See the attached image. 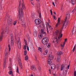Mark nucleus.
Segmentation results:
<instances>
[{"mask_svg":"<svg viewBox=\"0 0 76 76\" xmlns=\"http://www.w3.org/2000/svg\"><path fill=\"white\" fill-rule=\"evenodd\" d=\"M18 17L19 18V20L22 21L21 23L23 26H24L25 28H26V23L25 21V19L24 18V17H23V12L19 13L18 15Z\"/></svg>","mask_w":76,"mask_h":76,"instance_id":"nucleus-1","label":"nucleus"},{"mask_svg":"<svg viewBox=\"0 0 76 76\" xmlns=\"http://www.w3.org/2000/svg\"><path fill=\"white\" fill-rule=\"evenodd\" d=\"M66 23V24H67V23H65V22H63V25L62 26V27L61 28V30L60 32L59 31V30H56V31L55 32V34L56 35V36H58V35H59V37H58V39L59 40L60 39V38H61V37H62V36H63V34L62 33V29H63V28H64V25Z\"/></svg>","mask_w":76,"mask_h":76,"instance_id":"nucleus-2","label":"nucleus"},{"mask_svg":"<svg viewBox=\"0 0 76 76\" xmlns=\"http://www.w3.org/2000/svg\"><path fill=\"white\" fill-rule=\"evenodd\" d=\"M21 1H20L19 6L18 7V8L19 9V13H23V9H25L26 8H25V4H23V3H22V5H20Z\"/></svg>","mask_w":76,"mask_h":76,"instance_id":"nucleus-3","label":"nucleus"},{"mask_svg":"<svg viewBox=\"0 0 76 76\" xmlns=\"http://www.w3.org/2000/svg\"><path fill=\"white\" fill-rule=\"evenodd\" d=\"M42 42L44 45L46 44V45H47L48 47L49 48V47L50 46V43H49L47 44L48 42V37H44V38L42 39Z\"/></svg>","mask_w":76,"mask_h":76,"instance_id":"nucleus-4","label":"nucleus"},{"mask_svg":"<svg viewBox=\"0 0 76 76\" xmlns=\"http://www.w3.org/2000/svg\"><path fill=\"white\" fill-rule=\"evenodd\" d=\"M54 58V57L51 54H50L49 55V59L48 60V65H50L52 63L51 62V60H53Z\"/></svg>","mask_w":76,"mask_h":76,"instance_id":"nucleus-5","label":"nucleus"},{"mask_svg":"<svg viewBox=\"0 0 76 76\" xmlns=\"http://www.w3.org/2000/svg\"><path fill=\"white\" fill-rule=\"evenodd\" d=\"M40 31L42 34H40L39 36H38V37H40V38H42V37H43V35H45V34H46V32H45V31H44V30L43 29H42Z\"/></svg>","mask_w":76,"mask_h":76,"instance_id":"nucleus-6","label":"nucleus"},{"mask_svg":"<svg viewBox=\"0 0 76 76\" xmlns=\"http://www.w3.org/2000/svg\"><path fill=\"white\" fill-rule=\"evenodd\" d=\"M7 56H8V53L6 52V53H5V58L4 59V62L3 64V67L4 68L6 67V59L7 58Z\"/></svg>","mask_w":76,"mask_h":76,"instance_id":"nucleus-7","label":"nucleus"},{"mask_svg":"<svg viewBox=\"0 0 76 76\" xmlns=\"http://www.w3.org/2000/svg\"><path fill=\"white\" fill-rule=\"evenodd\" d=\"M8 23L9 26H12L13 24L12 22V20L11 18H8Z\"/></svg>","mask_w":76,"mask_h":76,"instance_id":"nucleus-8","label":"nucleus"},{"mask_svg":"<svg viewBox=\"0 0 76 76\" xmlns=\"http://www.w3.org/2000/svg\"><path fill=\"white\" fill-rule=\"evenodd\" d=\"M4 31H5L4 30H2V31L1 33V35L0 36V41H1L2 39H3V34H4Z\"/></svg>","mask_w":76,"mask_h":76,"instance_id":"nucleus-9","label":"nucleus"},{"mask_svg":"<svg viewBox=\"0 0 76 76\" xmlns=\"http://www.w3.org/2000/svg\"><path fill=\"white\" fill-rule=\"evenodd\" d=\"M11 41L12 45H13L14 44V42H13V36L11 34Z\"/></svg>","mask_w":76,"mask_h":76,"instance_id":"nucleus-10","label":"nucleus"},{"mask_svg":"<svg viewBox=\"0 0 76 76\" xmlns=\"http://www.w3.org/2000/svg\"><path fill=\"white\" fill-rule=\"evenodd\" d=\"M67 67L64 69V72L63 74L64 76H66V75L67 74Z\"/></svg>","mask_w":76,"mask_h":76,"instance_id":"nucleus-11","label":"nucleus"},{"mask_svg":"<svg viewBox=\"0 0 76 76\" xmlns=\"http://www.w3.org/2000/svg\"><path fill=\"white\" fill-rule=\"evenodd\" d=\"M18 46L19 49L21 48V44L20 43V38H18Z\"/></svg>","mask_w":76,"mask_h":76,"instance_id":"nucleus-12","label":"nucleus"},{"mask_svg":"<svg viewBox=\"0 0 76 76\" xmlns=\"http://www.w3.org/2000/svg\"><path fill=\"white\" fill-rule=\"evenodd\" d=\"M41 23V20L38 19H36L35 20V23L36 25H39Z\"/></svg>","mask_w":76,"mask_h":76,"instance_id":"nucleus-13","label":"nucleus"},{"mask_svg":"<svg viewBox=\"0 0 76 76\" xmlns=\"http://www.w3.org/2000/svg\"><path fill=\"white\" fill-rule=\"evenodd\" d=\"M51 68L52 70H54L56 69V65L55 64H52L51 65Z\"/></svg>","mask_w":76,"mask_h":76,"instance_id":"nucleus-14","label":"nucleus"},{"mask_svg":"<svg viewBox=\"0 0 76 76\" xmlns=\"http://www.w3.org/2000/svg\"><path fill=\"white\" fill-rule=\"evenodd\" d=\"M60 58H61V57H60V56H58L56 60L57 62H59V63H60Z\"/></svg>","mask_w":76,"mask_h":76,"instance_id":"nucleus-15","label":"nucleus"},{"mask_svg":"<svg viewBox=\"0 0 76 76\" xmlns=\"http://www.w3.org/2000/svg\"><path fill=\"white\" fill-rule=\"evenodd\" d=\"M60 18H58V22L56 24V27H57L58 26V25H60Z\"/></svg>","mask_w":76,"mask_h":76,"instance_id":"nucleus-16","label":"nucleus"},{"mask_svg":"<svg viewBox=\"0 0 76 76\" xmlns=\"http://www.w3.org/2000/svg\"><path fill=\"white\" fill-rule=\"evenodd\" d=\"M67 39H65V41L64 42V43L63 45H61V47H63L64 48V45H65V42L67 41Z\"/></svg>","mask_w":76,"mask_h":76,"instance_id":"nucleus-17","label":"nucleus"},{"mask_svg":"<svg viewBox=\"0 0 76 76\" xmlns=\"http://www.w3.org/2000/svg\"><path fill=\"white\" fill-rule=\"evenodd\" d=\"M69 18H70V15H69V14H68V15H66L65 21H64V22H65V23H66L67 19H69Z\"/></svg>","mask_w":76,"mask_h":76,"instance_id":"nucleus-18","label":"nucleus"},{"mask_svg":"<svg viewBox=\"0 0 76 76\" xmlns=\"http://www.w3.org/2000/svg\"><path fill=\"white\" fill-rule=\"evenodd\" d=\"M31 70H34V71H35V70H36V68L34 67V66L33 65L31 67Z\"/></svg>","mask_w":76,"mask_h":76,"instance_id":"nucleus-19","label":"nucleus"},{"mask_svg":"<svg viewBox=\"0 0 76 76\" xmlns=\"http://www.w3.org/2000/svg\"><path fill=\"white\" fill-rule=\"evenodd\" d=\"M57 54L59 56H60V55H62L63 54V52L60 51L58 52Z\"/></svg>","mask_w":76,"mask_h":76,"instance_id":"nucleus-20","label":"nucleus"},{"mask_svg":"<svg viewBox=\"0 0 76 76\" xmlns=\"http://www.w3.org/2000/svg\"><path fill=\"white\" fill-rule=\"evenodd\" d=\"M64 65H62V66H61V70L62 71L63 69H65V68H66V67H66L65 66H64Z\"/></svg>","mask_w":76,"mask_h":76,"instance_id":"nucleus-21","label":"nucleus"},{"mask_svg":"<svg viewBox=\"0 0 76 76\" xmlns=\"http://www.w3.org/2000/svg\"><path fill=\"white\" fill-rule=\"evenodd\" d=\"M38 13L39 15V17L40 19H41V18H42V17L41 16V12L40 11L38 10Z\"/></svg>","mask_w":76,"mask_h":76,"instance_id":"nucleus-22","label":"nucleus"},{"mask_svg":"<svg viewBox=\"0 0 76 76\" xmlns=\"http://www.w3.org/2000/svg\"><path fill=\"white\" fill-rule=\"evenodd\" d=\"M71 3L72 4H75L76 3V0H71Z\"/></svg>","mask_w":76,"mask_h":76,"instance_id":"nucleus-23","label":"nucleus"},{"mask_svg":"<svg viewBox=\"0 0 76 76\" xmlns=\"http://www.w3.org/2000/svg\"><path fill=\"white\" fill-rule=\"evenodd\" d=\"M33 34L34 37H36L37 34V31H34Z\"/></svg>","mask_w":76,"mask_h":76,"instance_id":"nucleus-24","label":"nucleus"},{"mask_svg":"<svg viewBox=\"0 0 76 76\" xmlns=\"http://www.w3.org/2000/svg\"><path fill=\"white\" fill-rule=\"evenodd\" d=\"M19 66L20 69H23V66H22V63L20 62H19Z\"/></svg>","mask_w":76,"mask_h":76,"instance_id":"nucleus-25","label":"nucleus"},{"mask_svg":"<svg viewBox=\"0 0 76 76\" xmlns=\"http://www.w3.org/2000/svg\"><path fill=\"white\" fill-rule=\"evenodd\" d=\"M47 53H48V50H46L43 53V54L44 55H47Z\"/></svg>","mask_w":76,"mask_h":76,"instance_id":"nucleus-26","label":"nucleus"},{"mask_svg":"<svg viewBox=\"0 0 76 76\" xmlns=\"http://www.w3.org/2000/svg\"><path fill=\"white\" fill-rule=\"evenodd\" d=\"M73 29L72 31V34H74V35L76 34V31H75Z\"/></svg>","mask_w":76,"mask_h":76,"instance_id":"nucleus-27","label":"nucleus"},{"mask_svg":"<svg viewBox=\"0 0 76 76\" xmlns=\"http://www.w3.org/2000/svg\"><path fill=\"white\" fill-rule=\"evenodd\" d=\"M28 59H29V58L28 57V55H27L25 57V60H28Z\"/></svg>","mask_w":76,"mask_h":76,"instance_id":"nucleus-28","label":"nucleus"},{"mask_svg":"<svg viewBox=\"0 0 76 76\" xmlns=\"http://www.w3.org/2000/svg\"><path fill=\"white\" fill-rule=\"evenodd\" d=\"M48 26L49 29H52V30H53V28H51V26H50V24H49V23H48Z\"/></svg>","mask_w":76,"mask_h":76,"instance_id":"nucleus-29","label":"nucleus"},{"mask_svg":"<svg viewBox=\"0 0 76 76\" xmlns=\"http://www.w3.org/2000/svg\"><path fill=\"white\" fill-rule=\"evenodd\" d=\"M18 22V20H16L13 23V24L14 25H16V23H17V22Z\"/></svg>","mask_w":76,"mask_h":76,"instance_id":"nucleus-30","label":"nucleus"},{"mask_svg":"<svg viewBox=\"0 0 76 76\" xmlns=\"http://www.w3.org/2000/svg\"><path fill=\"white\" fill-rule=\"evenodd\" d=\"M24 56H26V54H27V51H26V50H25L24 51Z\"/></svg>","mask_w":76,"mask_h":76,"instance_id":"nucleus-31","label":"nucleus"},{"mask_svg":"<svg viewBox=\"0 0 76 76\" xmlns=\"http://www.w3.org/2000/svg\"><path fill=\"white\" fill-rule=\"evenodd\" d=\"M9 69V70H12V67L11 66H9L8 67Z\"/></svg>","mask_w":76,"mask_h":76,"instance_id":"nucleus-32","label":"nucleus"},{"mask_svg":"<svg viewBox=\"0 0 76 76\" xmlns=\"http://www.w3.org/2000/svg\"><path fill=\"white\" fill-rule=\"evenodd\" d=\"M9 75H12V73H13V72L12 71H10V72H8Z\"/></svg>","mask_w":76,"mask_h":76,"instance_id":"nucleus-33","label":"nucleus"},{"mask_svg":"<svg viewBox=\"0 0 76 76\" xmlns=\"http://www.w3.org/2000/svg\"><path fill=\"white\" fill-rule=\"evenodd\" d=\"M18 61L20 62L21 61V60H20V57L18 58Z\"/></svg>","mask_w":76,"mask_h":76,"instance_id":"nucleus-34","label":"nucleus"},{"mask_svg":"<svg viewBox=\"0 0 76 76\" xmlns=\"http://www.w3.org/2000/svg\"><path fill=\"white\" fill-rule=\"evenodd\" d=\"M16 72L17 73H19V67H18V66H17V69Z\"/></svg>","mask_w":76,"mask_h":76,"instance_id":"nucleus-35","label":"nucleus"},{"mask_svg":"<svg viewBox=\"0 0 76 76\" xmlns=\"http://www.w3.org/2000/svg\"><path fill=\"white\" fill-rule=\"evenodd\" d=\"M10 61V64H12V59L11 58H10L9 59Z\"/></svg>","mask_w":76,"mask_h":76,"instance_id":"nucleus-36","label":"nucleus"},{"mask_svg":"<svg viewBox=\"0 0 76 76\" xmlns=\"http://www.w3.org/2000/svg\"><path fill=\"white\" fill-rule=\"evenodd\" d=\"M23 49L24 50L26 49V45H25L23 47Z\"/></svg>","mask_w":76,"mask_h":76,"instance_id":"nucleus-37","label":"nucleus"},{"mask_svg":"<svg viewBox=\"0 0 76 76\" xmlns=\"http://www.w3.org/2000/svg\"><path fill=\"white\" fill-rule=\"evenodd\" d=\"M55 39H56V42L57 44V43H58V42H57L58 41V39H57V37H56L55 38Z\"/></svg>","mask_w":76,"mask_h":76,"instance_id":"nucleus-38","label":"nucleus"},{"mask_svg":"<svg viewBox=\"0 0 76 76\" xmlns=\"http://www.w3.org/2000/svg\"><path fill=\"white\" fill-rule=\"evenodd\" d=\"M38 50L40 51H42V48L40 47H39Z\"/></svg>","mask_w":76,"mask_h":76,"instance_id":"nucleus-39","label":"nucleus"},{"mask_svg":"<svg viewBox=\"0 0 76 76\" xmlns=\"http://www.w3.org/2000/svg\"><path fill=\"white\" fill-rule=\"evenodd\" d=\"M8 47L9 48V51H10V45H8Z\"/></svg>","mask_w":76,"mask_h":76,"instance_id":"nucleus-40","label":"nucleus"},{"mask_svg":"<svg viewBox=\"0 0 76 76\" xmlns=\"http://www.w3.org/2000/svg\"><path fill=\"white\" fill-rule=\"evenodd\" d=\"M46 28L47 30V32H48V26H47V24H46Z\"/></svg>","mask_w":76,"mask_h":76,"instance_id":"nucleus-41","label":"nucleus"},{"mask_svg":"<svg viewBox=\"0 0 76 76\" xmlns=\"http://www.w3.org/2000/svg\"><path fill=\"white\" fill-rule=\"evenodd\" d=\"M35 76V74L34 73H33V75H31L30 76Z\"/></svg>","mask_w":76,"mask_h":76,"instance_id":"nucleus-42","label":"nucleus"},{"mask_svg":"<svg viewBox=\"0 0 76 76\" xmlns=\"http://www.w3.org/2000/svg\"><path fill=\"white\" fill-rule=\"evenodd\" d=\"M68 14H69V15H70V13H69V12H67L66 13V15H69Z\"/></svg>","mask_w":76,"mask_h":76,"instance_id":"nucleus-43","label":"nucleus"},{"mask_svg":"<svg viewBox=\"0 0 76 76\" xmlns=\"http://www.w3.org/2000/svg\"><path fill=\"white\" fill-rule=\"evenodd\" d=\"M50 13H51V15L52 16H53V12H52V10H50Z\"/></svg>","mask_w":76,"mask_h":76,"instance_id":"nucleus-44","label":"nucleus"},{"mask_svg":"<svg viewBox=\"0 0 76 76\" xmlns=\"http://www.w3.org/2000/svg\"><path fill=\"white\" fill-rule=\"evenodd\" d=\"M74 76H76V71L74 72Z\"/></svg>","mask_w":76,"mask_h":76,"instance_id":"nucleus-45","label":"nucleus"},{"mask_svg":"<svg viewBox=\"0 0 76 76\" xmlns=\"http://www.w3.org/2000/svg\"><path fill=\"white\" fill-rule=\"evenodd\" d=\"M35 61H37V56H35Z\"/></svg>","mask_w":76,"mask_h":76,"instance_id":"nucleus-46","label":"nucleus"},{"mask_svg":"<svg viewBox=\"0 0 76 76\" xmlns=\"http://www.w3.org/2000/svg\"><path fill=\"white\" fill-rule=\"evenodd\" d=\"M39 70H41V67H39L38 68Z\"/></svg>","mask_w":76,"mask_h":76,"instance_id":"nucleus-47","label":"nucleus"},{"mask_svg":"<svg viewBox=\"0 0 76 76\" xmlns=\"http://www.w3.org/2000/svg\"><path fill=\"white\" fill-rule=\"evenodd\" d=\"M69 67H70V64H69L68 66V69H69Z\"/></svg>","mask_w":76,"mask_h":76,"instance_id":"nucleus-48","label":"nucleus"},{"mask_svg":"<svg viewBox=\"0 0 76 76\" xmlns=\"http://www.w3.org/2000/svg\"><path fill=\"white\" fill-rule=\"evenodd\" d=\"M27 50H28V51H29V47L27 46Z\"/></svg>","mask_w":76,"mask_h":76,"instance_id":"nucleus-49","label":"nucleus"},{"mask_svg":"<svg viewBox=\"0 0 76 76\" xmlns=\"http://www.w3.org/2000/svg\"><path fill=\"white\" fill-rule=\"evenodd\" d=\"M34 71H35L36 73H38V70H37L36 69V70H35Z\"/></svg>","mask_w":76,"mask_h":76,"instance_id":"nucleus-50","label":"nucleus"},{"mask_svg":"<svg viewBox=\"0 0 76 76\" xmlns=\"http://www.w3.org/2000/svg\"><path fill=\"white\" fill-rule=\"evenodd\" d=\"M53 18L54 19H55V18H56V17L55 16L53 15Z\"/></svg>","mask_w":76,"mask_h":76,"instance_id":"nucleus-51","label":"nucleus"},{"mask_svg":"<svg viewBox=\"0 0 76 76\" xmlns=\"http://www.w3.org/2000/svg\"><path fill=\"white\" fill-rule=\"evenodd\" d=\"M52 4H53V5H54V6H55V4H54V3L53 2Z\"/></svg>","mask_w":76,"mask_h":76,"instance_id":"nucleus-52","label":"nucleus"},{"mask_svg":"<svg viewBox=\"0 0 76 76\" xmlns=\"http://www.w3.org/2000/svg\"><path fill=\"white\" fill-rule=\"evenodd\" d=\"M75 48H76V46L75 45V46L74 47L73 49H74L75 50Z\"/></svg>","mask_w":76,"mask_h":76,"instance_id":"nucleus-53","label":"nucleus"},{"mask_svg":"<svg viewBox=\"0 0 76 76\" xmlns=\"http://www.w3.org/2000/svg\"><path fill=\"white\" fill-rule=\"evenodd\" d=\"M5 32H9V30H7V31H5Z\"/></svg>","mask_w":76,"mask_h":76,"instance_id":"nucleus-54","label":"nucleus"},{"mask_svg":"<svg viewBox=\"0 0 76 76\" xmlns=\"http://www.w3.org/2000/svg\"><path fill=\"white\" fill-rule=\"evenodd\" d=\"M54 14H55V15H56V12H54Z\"/></svg>","mask_w":76,"mask_h":76,"instance_id":"nucleus-55","label":"nucleus"},{"mask_svg":"<svg viewBox=\"0 0 76 76\" xmlns=\"http://www.w3.org/2000/svg\"><path fill=\"white\" fill-rule=\"evenodd\" d=\"M1 10H2V7L1 6Z\"/></svg>","mask_w":76,"mask_h":76,"instance_id":"nucleus-56","label":"nucleus"},{"mask_svg":"<svg viewBox=\"0 0 76 76\" xmlns=\"http://www.w3.org/2000/svg\"><path fill=\"white\" fill-rule=\"evenodd\" d=\"M75 49H73L72 51H73L74 52V51H75Z\"/></svg>","mask_w":76,"mask_h":76,"instance_id":"nucleus-57","label":"nucleus"},{"mask_svg":"<svg viewBox=\"0 0 76 76\" xmlns=\"http://www.w3.org/2000/svg\"><path fill=\"white\" fill-rule=\"evenodd\" d=\"M42 25H43V27H44V24H43Z\"/></svg>","mask_w":76,"mask_h":76,"instance_id":"nucleus-58","label":"nucleus"},{"mask_svg":"<svg viewBox=\"0 0 76 76\" xmlns=\"http://www.w3.org/2000/svg\"><path fill=\"white\" fill-rule=\"evenodd\" d=\"M11 76H14V75H13V74H11Z\"/></svg>","mask_w":76,"mask_h":76,"instance_id":"nucleus-59","label":"nucleus"},{"mask_svg":"<svg viewBox=\"0 0 76 76\" xmlns=\"http://www.w3.org/2000/svg\"><path fill=\"white\" fill-rule=\"evenodd\" d=\"M49 72H51V69H49Z\"/></svg>","mask_w":76,"mask_h":76,"instance_id":"nucleus-60","label":"nucleus"},{"mask_svg":"<svg viewBox=\"0 0 76 76\" xmlns=\"http://www.w3.org/2000/svg\"><path fill=\"white\" fill-rule=\"evenodd\" d=\"M32 4V5H33V6H34V3H32V4Z\"/></svg>","mask_w":76,"mask_h":76,"instance_id":"nucleus-61","label":"nucleus"},{"mask_svg":"<svg viewBox=\"0 0 76 76\" xmlns=\"http://www.w3.org/2000/svg\"><path fill=\"white\" fill-rule=\"evenodd\" d=\"M63 7H62L61 8V11H62V10L63 9V8H62Z\"/></svg>","mask_w":76,"mask_h":76,"instance_id":"nucleus-62","label":"nucleus"},{"mask_svg":"<svg viewBox=\"0 0 76 76\" xmlns=\"http://www.w3.org/2000/svg\"><path fill=\"white\" fill-rule=\"evenodd\" d=\"M57 1V0H56L55 1V3H56V2Z\"/></svg>","mask_w":76,"mask_h":76,"instance_id":"nucleus-63","label":"nucleus"},{"mask_svg":"<svg viewBox=\"0 0 76 76\" xmlns=\"http://www.w3.org/2000/svg\"><path fill=\"white\" fill-rule=\"evenodd\" d=\"M51 71L49 72V73L50 74H51Z\"/></svg>","mask_w":76,"mask_h":76,"instance_id":"nucleus-64","label":"nucleus"}]
</instances>
